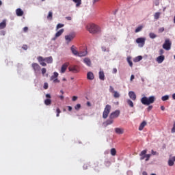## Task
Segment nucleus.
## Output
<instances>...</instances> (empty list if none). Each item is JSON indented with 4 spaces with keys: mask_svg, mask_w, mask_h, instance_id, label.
<instances>
[{
    "mask_svg": "<svg viewBox=\"0 0 175 175\" xmlns=\"http://www.w3.org/2000/svg\"><path fill=\"white\" fill-rule=\"evenodd\" d=\"M87 29L90 33H93L94 35H95V33H100L102 31L98 25L94 23L88 25Z\"/></svg>",
    "mask_w": 175,
    "mask_h": 175,
    "instance_id": "f257e3e1",
    "label": "nucleus"
},
{
    "mask_svg": "<svg viewBox=\"0 0 175 175\" xmlns=\"http://www.w3.org/2000/svg\"><path fill=\"white\" fill-rule=\"evenodd\" d=\"M155 96H151L150 97H143L141 99V102L142 103V105H145L146 106H149V105H152V103H154V102H155Z\"/></svg>",
    "mask_w": 175,
    "mask_h": 175,
    "instance_id": "f03ea898",
    "label": "nucleus"
},
{
    "mask_svg": "<svg viewBox=\"0 0 175 175\" xmlns=\"http://www.w3.org/2000/svg\"><path fill=\"white\" fill-rule=\"evenodd\" d=\"M111 111V106L110 105H107L103 113V118H104L105 120L107 118V117H109V114H110Z\"/></svg>",
    "mask_w": 175,
    "mask_h": 175,
    "instance_id": "7ed1b4c3",
    "label": "nucleus"
},
{
    "mask_svg": "<svg viewBox=\"0 0 175 175\" xmlns=\"http://www.w3.org/2000/svg\"><path fill=\"white\" fill-rule=\"evenodd\" d=\"M170 47H172V42H170V40H165L163 44V49H164V50L169 51L170 50Z\"/></svg>",
    "mask_w": 175,
    "mask_h": 175,
    "instance_id": "20e7f679",
    "label": "nucleus"
},
{
    "mask_svg": "<svg viewBox=\"0 0 175 175\" xmlns=\"http://www.w3.org/2000/svg\"><path fill=\"white\" fill-rule=\"evenodd\" d=\"M45 96L47 98L44 101V105H46V106L51 105V95L50 94H46Z\"/></svg>",
    "mask_w": 175,
    "mask_h": 175,
    "instance_id": "39448f33",
    "label": "nucleus"
},
{
    "mask_svg": "<svg viewBox=\"0 0 175 175\" xmlns=\"http://www.w3.org/2000/svg\"><path fill=\"white\" fill-rule=\"evenodd\" d=\"M120 110H116L112 113H111L110 116H109V118L111 120H114V118H118V117L120 116Z\"/></svg>",
    "mask_w": 175,
    "mask_h": 175,
    "instance_id": "423d86ee",
    "label": "nucleus"
},
{
    "mask_svg": "<svg viewBox=\"0 0 175 175\" xmlns=\"http://www.w3.org/2000/svg\"><path fill=\"white\" fill-rule=\"evenodd\" d=\"M136 43H137L139 47H143L146 43V38H138L136 40Z\"/></svg>",
    "mask_w": 175,
    "mask_h": 175,
    "instance_id": "0eeeda50",
    "label": "nucleus"
},
{
    "mask_svg": "<svg viewBox=\"0 0 175 175\" xmlns=\"http://www.w3.org/2000/svg\"><path fill=\"white\" fill-rule=\"evenodd\" d=\"M31 68L34 70L35 73L40 71V66L38 63H33L31 64Z\"/></svg>",
    "mask_w": 175,
    "mask_h": 175,
    "instance_id": "6e6552de",
    "label": "nucleus"
},
{
    "mask_svg": "<svg viewBox=\"0 0 175 175\" xmlns=\"http://www.w3.org/2000/svg\"><path fill=\"white\" fill-rule=\"evenodd\" d=\"M40 65H41V66H47V64H46V61L44 59V58L42 56H39L37 58Z\"/></svg>",
    "mask_w": 175,
    "mask_h": 175,
    "instance_id": "1a4fd4ad",
    "label": "nucleus"
},
{
    "mask_svg": "<svg viewBox=\"0 0 175 175\" xmlns=\"http://www.w3.org/2000/svg\"><path fill=\"white\" fill-rule=\"evenodd\" d=\"M64 31H65V29H61L60 30H59L55 33V37L52 38V40H57V38H59V36H61V35H62Z\"/></svg>",
    "mask_w": 175,
    "mask_h": 175,
    "instance_id": "9d476101",
    "label": "nucleus"
},
{
    "mask_svg": "<svg viewBox=\"0 0 175 175\" xmlns=\"http://www.w3.org/2000/svg\"><path fill=\"white\" fill-rule=\"evenodd\" d=\"M69 66V62L64 63L61 68L60 72L61 73H65L66 72V69H68V67Z\"/></svg>",
    "mask_w": 175,
    "mask_h": 175,
    "instance_id": "9b49d317",
    "label": "nucleus"
},
{
    "mask_svg": "<svg viewBox=\"0 0 175 175\" xmlns=\"http://www.w3.org/2000/svg\"><path fill=\"white\" fill-rule=\"evenodd\" d=\"M68 70L72 73H79V69L77 68V66H70L68 68Z\"/></svg>",
    "mask_w": 175,
    "mask_h": 175,
    "instance_id": "f8f14e48",
    "label": "nucleus"
},
{
    "mask_svg": "<svg viewBox=\"0 0 175 175\" xmlns=\"http://www.w3.org/2000/svg\"><path fill=\"white\" fill-rule=\"evenodd\" d=\"M75 39V36L70 34L65 36V40H66L67 43H70V42H72Z\"/></svg>",
    "mask_w": 175,
    "mask_h": 175,
    "instance_id": "ddd939ff",
    "label": "nucleus"
},
{
    "mask_svg": "<svg viewBox=\"0 0 175 175\" xmlns=\"http://www.w3.org/2000/svg\"><path fill=\"white\" fill-rule=\"evenodd\" d=\"M147 154V150H142L140 154H139V157H140V160L143 161V159H146V155Z\"/></svg>",
    "mask_w": 175,
    "mask_h": 175,
    "instance_id": "4468645a",
    "label": "nucleus"
},
{
    "mask_svg": "<svg viewBox=\"0 0 175 175\" xmlns=\"http://www.w3.org/2000/svg\"><path fill=\"white\" fill-rule=\"evenodd\" d=\"M129 96L131 99H132V100H136V94H135V92H129Z\"/></svg>",
    "mask_w": 175,
    "mask_h": 175,
    "instance_id": "2eb2a0df",
    "label": "nucleus"
},
{
    "mask_svg": "<svg viewBox=\"0 0 175 175\" xmlns=\"http://www.w3.org/2000/svg\"><path fill=\"white\" fill-rule=\"evenodd\" d=\"M156 61H157V62H158V64H162L163 62V61H165V56L160 55V56L157 57Z\"/></svg>",
    "mask_w": 175,
    "mask_h": 175,
    "instance_id": "dca6fc26",
    "label": "nucleus"
},
{
    "mask_svg": "<svg viewBox=\"0 0 175 175\" xmlns=\"http://www.w3.org/2000/svg\"><path fill=\"white\" fill-rule=\"evenodd\" d=\"M115 132H116V133H117L118 135H122V134L124 133V129L116 128V129H115Z\"/></svg>",
    "mask_w": 175,
    "mask_h": 175,
    "instance_id": "f3484780",
    "label": "nucleus"
},
{
    "mask_svg": "<svg viewBox=\"0 0 175 175\" xmlns=\"http://www.w3.org/2000/svg\"><path fill=\"white\" fill-rule=\"evenodd\" d=\"M94 73H92V72H89L87 74V79L88 80H94Z\"/></svg>",
    "mask_w": 175,
    "mask_h": 175,
    "instance_id": "a211bd4d",
    "label": "nucleus"
},
{
    "mask_svg": "<svg viewBox=\"0 0 175 175\" xmlns=\"http://www.w3.org/2000/svg\"><path fill=\"white\" fill-rule=\"evenodd\" d=\"M16 14L18 16L21 17V16H23V14H24V12L23 10H21V8H18L16 10Z\"/></svg>",
    "mask_w": 175,
    "mask_h": 175,
    "instance_id": "6ab92c4d",
    "label": "nucleus"
},
{
    "mask_svg": "<svg viewBox=\"0 0 175 175\" xmlns=\"http://www.w3.org/2000/svg\"><path fill=\"white\" fill-rule=\"evenodd\" d=\"M83 62H84V64H85L88 66H91V59H90V58L85 57V58L83 59Z\"/></svg>",
    "mask_w": 175,
    "mask_h": 175,
    "instance_id": "aec40b11",
    "label": "nucleus"
},
{
    "mask_svg": "<svg viewBox=\"0 0 175 175\" xmlns=\"http://www.w3.org/2000/svg\"><path fill=\"white\" fill-rule=\"evenodd\" d=\"M146 125H147V122L146 121H143L139 127V131H143V129H144V126H146Z\"/></svg>",
    "mask_w": 175,
    "mask_h": 175,
    "instance_id": "412c9836",
    "label": "nucleus"
},
{
    "mask_svg": "<svg viewBox=\"0 0 175 175\" xmlns=\"http://www.w3.org/2000/svg\"><path fill=\"white\" fill-rule=\"evenodd\" d=\"M46 64H53V57L50 56L48 57L44 58Z\"/></svg>",
    "mask_w": 175,
    "mask_h": 175,
    "instance_id": "4be33fe9",
    "label": "nucleus"
},
{
    "mask_svg": "<svg viewBox=\"0 0 175 175\" xmlns=\"http://www.w3.org/2000/svg\"><path fill=\"white\" fill-rule=\"evenodd\" d=\"M4 28H6L5 19L3 20V21L0 23V29H4Z\"/></svg>",
    "mask_w": 175,
    "mask_h": 175,
    "instance_id": "5701e85b",
    "label": "nucleus"
},
{
    "mask_svg": "<svg viewBox=\"0 0 175 175\" xmlns=\"http://www.w3.org/2000/svg\"><path fill=\"white\" fill-rule=\"evenodd\" d=\"M174 162H175V157H173L172 159H170L168 161L169 166H173V165H174Z\"/></svg>",
    "mask_w": 175,
    "mask_h": 175,
    "instance_id": "b1692460",
    "label": "nucleus"
},
{
    "mask_svg": "<svg viewBox=\"0 0 175 175\" xmlns=\"http://www.w3.org/2000/svg\"><path fill=\"white\" fill-rule=\"evenodd\" d=\"M87 54H88L87 51H80V52H78V57H85Z\"/></svg>",
    "mask_w": 175,
    "mask_h": 175,
    "instance_id": "393cba45",
    "label": "nucleus"
},
{
    "mask_svg": "<svg viewBox=\"0 0 175 175\" xmlns=\"http://www.w3.org/2000/svg\"><path fill=\"white\" fill-rule=\"evenodd\" d=\"M71 51L74 55H79V51L75 49V46H71Z\"/></svg>",
    "mask_w": 175,
    "mask_h": 175,
    "instance_id": "a878e982",
    "label": "nucleus"
},
{
    "mask_svg": "<svg viewBox=\"0 0 175 175\" xmlns=\"http://www.w3.org/2000/svg\"><path fill=\"white\" fill-rule=\"evenodd\" d=\"M99 79L100 80H105V72L103 71L99 72Z\"/></svg>",
    "mask_w": 175,
    "mask_h": 175,
    "instance_id": "bb28decb",
    "label": "nucleus"
},
{
    "mask_svg": "<svg viewBox=\"0 0 175 175\" xmlns=\"http://www.w3.org/2000/svg\"><path fill=\"white\" fill-rule=\"evenodd\" d=\"M117 154V150H116V148H113L111 149V155H112V157H116V155Z\"/></svg>",
    "mask_w": 175,
    "mask_h": 175,
    "instance_id": "cd10ccee",
    "label": "nucleus"
},
{
    "mask_svg": "<svg viewBox=\"0 0 175 175\" xmlns=\"http://www.w3.org/2000/svg\"><path fill=\"white\" fill-rule=\"evenodd\" d=\"M160 16H161V12H156L154 14V20H159Z\"/></svg>",
    "mask_w": 175,
    "mask_h": 175,
    "instance_id": "c85d7f7f",
    "label": "nucleus"
},
{
    "mask_svg": "<svg viewBox=\"0 0 175 175\" xmlns=\"http://www.w3.org/2000/svg\"><path fill=\"white\" fill-rule=\"evenodd\" d=\"M73 2H75V3L76 4L77 8H79V6H80V5H81V0H72Z\"/></svg>",
    "mask_w": 175,
    "mask_h": 175,
    "instance_id": "c756f323",
    "label": "nucleus"
},
{
    "mask_svg": "<svg viewBox=\"0 0 175 175\" xmlns=\"http://www.w3.org/2000/svg\"><path fill=\"white\" fill-rule=\"evenodd\" d=\"M113 119L109 118V120H107L106 121L105 124H106L107 126V125H111V124H113Z\"/></svg>",
    "mask_w": 175,
    "mask_h": 175,
    "instance_id": "7c9ffc66",
    "label": "nucleus"
},
{
    "mask_svg": "<svg viewBox=\"0 0 175 175\" xmlns=\"http://www.w3.org/2000/svg\"><path fill=\"white\" fill-rule=\"evenodd\" d=\"M101 50H102V51H103L104 53H106V51L107 52V53H109V51H110V49L109 48H106V46H102L101 47Z\"/></svg>",
    "mask_w": 175,
    "mask_h": 175,
    "instance_id": "2f4dec72",
    "label": "nucleus"
},
{
    "mask_svg": "<svg viewBox=\"0 0 175 175\" xmlns=\"http://www.w3.org/2000/svg\"><path fill=\"white\" fill-rule=\"evenodd\" d=\"M48 20H53V12L50 11L47 16Z\"/></svg>",
    "mask_w": 175,
    "mask_h": 175,
    "instance_id": "473e14b6",
    "label": "nucleus"
},
{
    "mask_svg": "<svg viewBox=\"0 0 175 175\" xmlns=\"http://www.w3.org/2000/svg\"><path fill=\"white\" fill-rule=\"evenodd\" d=\"M161 100H163V102H165V100H169V96L168 95L163 96L161 98Z\"/></svg>",
    "mask_w": 175,
    "mask_h": 175,
    "instance_id": "72a5a7b5",
    "label": "nucleus"
},
{
    "mask_svg": "<svg viewBox=\"0 0 175 175\" xmlns=\"http://www.w3.org/2000/svg\"><path fill=\"white\" fill-rule=\"evenodd\" d=\"M64 24H62V23L57 24V27H56V31H58V29H59V28L64 27Z\"/></svg>",
    "mask_w": 175,
    "mask_h": 175,
    "instance_id": "f704fd0d",
    "label": "nucleus"
},
{
    "mask_svg": "<svg viewBox=\"0 0 175 175\" xmlns=\"http://www.w3.org/2000/svg\"><path fill=\"white\" fill-rule=\"evenodd\" d=\"M127 103L130 106V107H133V102H132L131 99L127 100Z\"/></svg>",
    "mask_w": 175,
    "mask_h": 175,
    "instance_id": "c9c22d12",
    "label": "nucleus"
},
{
    "mask_svg": "<svg viewBox=\"0 0 175 175\" xmlns=\"http://www.w3.org/2000/svg\"><path fill=\"white\" fill-rule=\"evenodd\" d=\"M149 36L150 39H155V38H157V36L154 33H150Z\"/></svg>",
    "mask_w": 175,
    "mask_h": 175,
    "instance_id": "e433bc0d",
    "label": "nucleus"
},
{
    "mask_svg": "<svg viewBox=\"0 0 175 175\" xmlns=\"http://www.w3.org/2000/svg\"><path fill=\"white\" fill-rule=\"evenodd\" d=\"M113 97L114 98H119L120 97V93H118V92H117V91L113 92Z\"/></svg>",
    "mask_w": 175,
    "mask_h": 175,
    "instance_id": "4c0bfd02",
    "label": "nucleus"
},
{
    "mask_svg": "<svg viewBox=\"0 0 175 175\" xmlns=\"http://www.w3.org/2000/svg\"><path fill=\"white\" fill-rule=\"evenodd\" d=\"M142 29H143V26H139L135 29V32L137 33V32H140Z\"/></svg>",
    "mask_w": 175,
    "mask_h": 175,
    "instance_id": "58836bf2",
    "label": "nucleus"
},
{
    "mask_svg": "<svg viewBox=\"0 0 175 175\" xmlns=\"http://www.w3.org/2000/svg\"><path fill=\"white\" fill-rule=\"evenodd\" d=\"M56 113V117H59V114H61V109H59V108H57Z\"/></svg>",
    "mask_w": 175,
    "mask_h": 175,
    "instance_id": "ea45409f",
    "label": "nucleus"
},
{
    "mask_svg": "<svg viewBox=\"0 0 175 175\" xmlns=\"http://www.w3.org/2000/svg\"><path fill=\"white\" fill-rule=\"evenodd\" d=\"M41 72H42V75L44 76V75H46V72H47V70L46 69V68H42L41 70Z\"/></svg>",
    "mask_w": 175,
    "mask_h": 175,
    "instance_id": "a19ab883",
    "label": "nucleus"
},
{
    "mask_svg": "<svg viewBox=\"0 0 175 175\" xmlns=\"http://www.w3.org/2000/svg\"><path fill=\"white\" fill-rule=\"evenodd\" d=\"M150 157H151V154H146V161H150Z\"/></svg>",
    "mask_w": 175,
    "mask_h": 175,
    "instance_id": "79ce46f5",
    "label": "nucleus"
},
{
    "mask_svg": "<svg viewBox=\"0 0 175 175\" xmlns=\"http://www.w3.org/2000/svg\"><path fill=\"white\" fill-rule=\"evenodd\" d=\"M81 107V105L77 104L75 107V110H79V109Z\"/></svg>",
    "mask_w": 175,
    "mask_h": 175,
    "instance_id": "37998d69",
    "label": "nucleus"
},
{
    "mask_svg": "<svg viewBox=\"0 0 175 175\" xmlns=\"http://www.w3.org/2000/svg\"><path fill=\"white\" fill-rule=\"evenodd\" d=\"M127 61H128L129 65L131 66V68H132V66H133V63L129 59H128Z\"/></svg>",
    "mask_w": 175,
    "mask_h": 175,
    "instance_id": "c03bdc74",
    "label": "nucleus"
},
{
    "mask_svg": "<svg viewBox=\"0 0 175 175\" xmlns=\"http://www.w3.org/2000/svg\"><path fill=\"white\" fill-rule=\"evenodd\" d=\"M116 91H114V88H113V86H110L109 87V92H111L112 94H113V92H115Z\"/></svg>",
    "mask_w": 175,
    "mask_h": 175,
    "instance_id": "a18cd8bd",
    "label": "nucleus"
},
{
    "mask_svg": "<svg viewBox=\"0 0 175 175\" xmlns=\"http://www.w3.org/2000/svg\"><path fill=\"white\" fill-rule=\"evenodd\" d=\"M172 133H175V122H174L173 127L172 129Z\"/></svg>",
    "mask_w": 175,
    "mask_h": 175,
    "instance_id": "49530a36",
    "label": "nucleus"
},
{
    "mask_svg": "<svg viewBox=\"0 0 175 175\" xmlns=\"http://www.w3.org/2000/svg\"><path fill=\"white\" fill-rule=\"evenodd\" d=\"M47 88H49V83H44V89L47 90Z\"/></svg>",
    "mask_w": 175,
    "mask_h": 175,
    "instance_id": "de8ad7c7",
    "label": "nucleus"
},
{
    "mask_svg": "<svg viewBox=\"0 0 175 175\" xmlns=\"http://www.w3.org/2000/svg\"><path fill=\"white\" fill-rule=\"evenodd\" d=\"M154 5L155 6H159V0L154 1Z\"/></svg>",
    "mask_w": 175,
    "mask_h": 175,
    "instance_id": "09e8293b",
    "label": "nucleus"
},
{
    "mask_svg": "<svg viewBox=\"0 0 175 175\" xmlns=\"http://www.w3.org/2000/svg\"><path fill=\"white\" fill-rule=\"evenodd\" d=\"M163 31H165V28L164 27H161L160 29H159V33H162V32H163Z\"/></svg>",
    "mask_w": 175,
    "mask_h": 175,
    "instance_id": "8fccbe9b",
    "label": "nucleus"
},
{
    "mask_svg": "<svg viewBox=\"0 0 175 175\" xmlns=\"http://www.w3.org/2000/svg\"><path fill=\"white\" fill-rule=\"evenodd\" d=\"M147 110L148 111H151V110H152V105L148 107Z\"/></svg>",
    "mask_w": 175,
    "mask_h": 175,
    "instance_id": "3c124183",
    "label": "nucleus"
},
{
    "mask_svg": "<svg viewBox=\"0 0 175 175\" xmlns=\"http://www.w3.org/2000/svg\"><path fill=\"white\" fill-rule=\"evenodd\" d=\"M22 49H23V50H28V46H27V45H23V46H22Z\"/></svg>",
    "mask_w": 175,
    "mask_h": 175,
    "instance_id": "603ef678",
    "label": "nucleus"
},
{
    "mask_svg": "<svg viewBox=\"0 0 175 175\" xmlns=\"http://www.w3.org/2000/svg\"><path fill=\"white\" fill-rule=\"evenodd\" d=\"M76 100H77V96H72V102H76Z\"/></svg>",
    "mask_w": 175,
    "mask_h": 175,
    "instance_id": "864d4df0",
    "label": "nucleus"
},
{
    "mask_svg": "<svg viewBox=\"0 0 175 175\" xmlns=\"http://www.w3.org/2000/svg\"><path fill=\"white\" fill-rule=\"evenodd\" d=\"M151 152H152V155H157V154H158V152L154 151V150H152Z\"/></svg>",
    "mask_w": 175,
    "mask_h": 175,
    "instance_id": "5fc2aeb1",
    "label": "nucleus"
},
{
    "mask_svg": "<svg viewBox=\"0 0 175 175\" xmlns=\"http://www.w3.org/2000/svg\"><path fill=\"white\" fill-rule=\"evenodd\" d=\"M53 76L55 77V79H57V77H58V72H55L53 73Z\"/></svg>",
    "mask_w": 175,
    "mask_h": 175,
    "instance_id": "6e6d98bb",
    "label": "nucleus"
},
{
    "mask_svg": "<svg viewBox=\"0 0 175 175\" xmlns=\"http://www.w3.org/2000/svg\"><path fill=\"white\" fill-rule=\"evenodd\" d=\"M23 31H24V32H28V27H25L23 28Z\"/></svg>",
    "mask_w": 175,
    "mask_h": 175,
    "instance_id": "4d7b16f0",
    "label": "nucleus"
},
{
    "mask_svg": "<svg viewBox=\"0 0 175 175\" xmlns=\"http://www.w3.org/2000/svg\"><path fill=\"white\" fill-rule=\"evenodd\" d=\"M165 53V51H163V49H161L160 51H159V55H162V54H163Z\"/></svg>",
    "mask_w": 175,
    "mask_h": 175,
    "instance_id": "13d9d810",
    "label": "nucleus"
},
{
    "mask_svg": "<svg viewBox=\"0 0 175 175\" xmlns=\"http://www.w3.org/2000/svg\"><path fill=\"white\" fill-rule=\"evenodd\" d=\"M53 83H59V80H58L57 78H55V79L53 80Z\"/></svg>",
    "mask_w": 175,
    "mask_h": 175,
    "instance_id": "bf43d9fd",
    "label": "nucleus"
},
{
    "mask_svg": "<svg viewBox=\"0 0 175 175\" xmlns=\"http://www.w3.org/2000/svg\"><path fill=\"white\" fill-rule=\"evenodd\" d=\"M137 59H138V61H142V59H143V57H142V56H138V57H137Z\"/></svg>",
    "mask_w": 175,
    "mask_h": 175,
    "instance_id": "052dcab7",
    "label": "nucleus"
},
{
    "mask_svg": "<svg viewBox=\"0 0 175 175\" xmlns=\"http://www.w3.org/2000/svg\"><path fill=\"white\" fill-rule=\"evenodd\" d=\"M66 20H68V21H70L72 20V17L70 16H66Z\"/></svg>",
    "mask_w": 175,
    "mask_h": 175,
    "instance_id": "680f3d73",
    "label": "nucleus"
},
{
    "mask_svg": "<svg viewBox=\"0 0 175 175\" xmlns=\"http://www.w3.org/2000/svg\"><path fill=\"white\" fill-rule=\"evenodd\" d=\"M135 79V75H132L131 76V81H132V80H133Z\"/></svg>",
    "mask_w": 175,
    "mask_h": 175,
    "instance_id": "e2e57ef3",
    "label": "nucleus"
},
{
    "mask_svg": "<svg viewBox=\"0 0 175 175\" xmlns=\"http://www.w3.org/2000/svg\"><path fill=\"white\" fill-rule=\"evenodd\" d=\"M113 73H117V68L113 69Z\"/></svg>",
    "mask_w": 175,
    "mask_h": 175,
    "instance_id": "0e129e2a",
    "label": "nucleus"
},
{
    "mask_svg": "<svg viewBox=\"0 0 175 175\" xmlns=\"http://www.w3.org/2000/svg\"><path fill=\"white\" fill-rule=\"evenodd\" d=\"M161 110H162V111H164V110H165V107H164V106H161Z\"/></svg>",
    "mask_w": 175,
    "mask_h": 175,
    "instance_id": "69168bd1",
    "label": "nucleus"
},
{
    "mask_svg": "<svg viewBox=\"0 0 175 175\" xmlns=\"http://www.w3.org/2000/svg\"><path fill=\"white\" fill-rule=\"evenodd\" d=\"M55 79V77H54V75H52L51 77V80H54Z\"/></svg>",
    "mask_w": 175,
    "mask_h": 175,
    "instance_id": "338daca9",
    "label": "nucleus"
},
{
    "mask_svg": "<svg viewBox=\"0 0 175 175\" xmlns=\"http://www.w3.org/2000/svg\"><path fill=\"white\" fill-rule=\"evenodd\" d=\"M142 175H148V174H147V172H144L142 173Z\"/></svg>",
    "mask_w": 175,
    "mask_h": 175,
    "instance_id": "774afa93",
    "label": "nucleus"
}]
</instances>
